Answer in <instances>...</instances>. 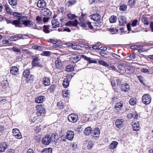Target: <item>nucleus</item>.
<instances>
[{
    "instance_id": "obj_50",
    "label": "nucleus",
    "mask_w": 153,
    "mask_h": 153,
    "mask_svg": "<svg viewBox=\"0 0 153 153\" xmlns=\"http://www.w3.org/2000/svg\"><path fill=\"white\" fill-rule=\"evenodd\" d=\"M140 71L142 73L147 74H149V70L145 68H143L141 69Z\"/></svg>"
},
{
    "instance_id": "obj_38",
    "label": "nucleus",
    "mask_w": 153,
    "mask_h": 153,
    "mask_svg": "<svg viewBox=\"0 0 153 153\" xmlns=\"http://www.w3.org/2000/svg\"><path fill=\"white\" fill-rule=\"evenodd\" d=\"M117 21V17L114 16H111L109 18V21L110 23H115Z\"/></svg>"
},
{
    "instance_id": "obj_2",
    "label": "nucleus",
    "mask_w": 153,
    "mask_h": 153,
    "mask_svg": "<svg viewBox=\"0 0 153 153\" xmlns=\"http://www.w3.org/2000/svg\"><path fill=\"white\" fill-rule=\"evenodd\" d=\"M79 19L80 22L78 23V24L80 26L83 27L85 29H87V25L88 27L90 29H93V27L91 24V22L86 21L82 18H81Z\"/></svg>"
},
{
    "instance_id": "obj_47",
    "label": "nucleus",
    "mask_w": 153,
    "mask_h": 153,
    "mask_svg": "<svg viewBox=\"0 0 153 153\" xmlns=\"http://www.w3.org/2000/svg\"><path fill=\"white\" fill-rule=\"evenodd\" d=\"M127 8V5L123 4L120 6L119 9L121 11H125L126 9Z\"/></svg>"
},
{
    "instance_id": "obj_3",
    "label": "nucleus",
    "mask_w": 153,
    "mask_h": 153,
    "mask_svg": "<svg viewBox=\"0 0 153 153\" xmlns=\"http://www.w3.org/2000/svg\"><path fill=\"white\" fill-rule=\"evenodd\" d=\"M142 102L145 105L149 104L151 100V96L149 94H144L142 98Z\"/></svg>"
},
{
    "instance_id": "obj_45",
    "label": "nucleus",
    "mask_w": 153,
    "mask_h": 153,
    "mask_svg": "<svg viewBox=\"0 0 153 153\" xmlns=\"http://www.w3.org/2000/svg\"><path fill=\"white\" fill-rule=\"evenodd\" d=\"M1 84L2 87L5 88L7 86V81L6 80L3 81L1 82Z\"/></svg>"
},
{
    "instance_id": "obj_15",
    "label": "nucleus",
    "mask_w": 153,
    "mask_h": 153,
    "mask_svg": "<svg viewBox=\"0 0 153 153\" xmlns=\"http://www.w3.org/2000/svg\"><path fill=\"white\" fill-rule=\"evenodd\" d=\"M7 144L5 142L2 143L0 144V152H4L8 147Z\"/></svg>"
},
{
    "instance_id": "obj_58",
    "label": "nucleus",
    "mask_w": 153,
    "mask_h": 153,
    "mask_svg": "<svg viewBox=\"0 0 153 153\" xmlns=\"http://www.w3.org/2000/svg\"><path fill=\"white\" fill-rule=\"evenodd\" d=\"M63 104L60 101L58 102L57 104V106L60 108H62L63 107Z\"/></svg>"
},
{
    "instance_id": "obj_20",
    "label": "nucleus",
    "mask_w": 153,
    "mask_h": 153,
    "mask_svg": "<svg viewBox=\"0 0 153 153\" xmlns=\"http://www.w3.org/2000/svg\"><path fill=\"white\" fill-rule=\"evenodd\" d=\"M90 18L94 21H98L100 19V16L98 13L94 14L90 16Z\"/></svg>"
},
{
    "instance_id": "obj_14",
    "label": "nucleus",
    "mask_w": 153,
    "mask_h": 153,
    "mask_svg": "<svg viewBox=\"0 0 153 153\" xmlns=\"http://www.w3.org/2000/svg\"><path fill=\"white\" fill-rule=\"evenodd\" d=\"M46 3L44 0H39L37 2V5L39 8H43L45 7Z\"/></svg>"
},
{
    "instance_id": "obj_64",
    "label": "nucleus",
    "mask_w": 153,
    "mask_h": 153,
    "mask_svg": "<svg viewBox=\"0 0 153 153\" xmlns=\"http://www.w3.org/2000/svg\"><path fill=\"white\" fill-rule=\"evenodd\" d=\"M76 0H70L68 1V3H69V5H73L75 4L76 2Z\"/></svg>"
},
{
    "instance_id": "obj_6",
    "label": "nucleus",
    "mask_w": 153,
    "mask_h": 153,
    "mask_svg": "<svg viewBox=\"0 0 153 153\" xmlns=\"http://www.w3.org/2000/svg\"><path fill=\"white\" fill-rule=\"evenodd\" d=\"M12 132L14 136L17 139L22 138V136L19 131L17 128H14L12 130Z\"/></svg>"
},
{
    "instance_id": "obj_52",
    "label": "nucleus",
    "mask_w": 153,
    "mask_h": 153,
    "mask_svg": "<svg viewBox=\"0 0 153 153\" xmlns=\"http://www.w3.org/2000/svg\"><path fill=\"white\" fill-rule=\"evenodd\" d=\"M32 48L34 49H36L40 51L42 50V48L40 46H37L35 45L33 46Z\"/></svg>"
},
{
    "instance_id": "obj_56",
    "label": "nucleus",
    "mask_w": 153,
    "mask_h": 153,
    "mask_svg": "<svg viewBox=\"0 0 153 153\" xmlns=\"http://www.w3.org/2000/svg\"><path fill=\"white\" fill-rule=\"evenodd\" d=\"M138 22V20L137 19H135L132 22L131 26L132 27H134L136 26Z\"/></svg>"
},
{
    "instance_id": "obj_10",
    "label": "nucleus",
    "mask_w": 153,
    "mask_h": 153,
    "mask_svg": "<svg viewBox=\"0 0 153 153\" xmlns=\"http://www.w3.org/2000/svg\"><path fill=\"white\" fill-rule=\"evenodd\" d=\"M121 88L122 91L127 92L129 90L130 87L128 84L125 83L121 85Z\"/></svg>"
},
{
    "instance_id": "obj_44",
    "label": "nucleus",
    "mask_w": 153,
    "mask_h": 153,
    "mask_svg": "<svg viewBox=\"0 0 153 153\" xmlns=\"http://www.w3.org/2000/svg\"><path fill=\"white\" fill-rule=\"evenodd\" d=\"M98 63L100 65H102L105 67L109 66L108 64L102 60H100L98 61Z\"/></svg>"
},
{
    "instance_id": "obj_17",
    "label": "nucleus",
    "mask_w": 153,
    "mask_h": 153,
    "mask_svg": "<svg viewBox=\"0 0 153 153\" xmlns=\"http://www.w3.org/2000/svg\"><path fill=\"white\" fill-rule=\"evenodd\" d=\"M22 24L25 25V26L28 27H32L35 25L33 22L31 21L28 20L27 19L24 22H22Z\"/></svg>"
},
{
    "instance_id": "obj_48",
    "label": "nucleus",
    "mask_w": 153,
    "mask_h": 153,
    "mask_svg": "<svg viewBox=\"0 0 153 153\" xmlns=\"http://www.w3.org/2000/svg\"><path fill=\"white\" fill-rule=\"evenodd\" d=\"M66 45L67 46L71 47L73 49L75 50H76V49L77 48V45H74L73 44L68 43L66 44Z\"/></svg>"
},
{
    "instance_id": "obj_49",
    "label": "nucleus",
    "mask_w": 153,
    "mask_h": 153,
    "mask_svg": "<svg viewBox=\"0 0 153 153\" xmlns=\"http://www.w3.org/2000/svg\"><path fill=\"white\" fill-rule=\"evenodd\" d=\"M68 90H64L62 91L63 94V96L65 97H68V94L69 92Z\"/></svg>"
},
{
    "instance_id": "obj_62",
    "label": "nucleus",
    "mask_w": 153,
    "mask_h": 153,
    "mask_svg": "<svg viewBox=\"0 0 153 153\" xmlns=\"http://www.w3.org/2000/svg\"><path fill=\"white\" fill-rule=\"evenodd\" d=\"M112 56L115 57V58L118 59H120V56L114 53H112Z\"/></svg>"
},
{
    "instance_id": "obj_33",
    "label": "nucleus",
    "mask_w": 153,
    "mask_h": 153,
    "mask_svg": "<svg viewBox=\"0 0 153 153\" xmlns=\"http://www.w3.org/2000/svg\"><path fill=\"white\" fill-rule=\"evenodd\" d=\"M65 70L68 72L72 71L74 70V68L73 66L71 65H69L66 67Z\"/></svg>"
},
{
    "instance_id": "obj_29",
    "label": "nucleus",
    "mask_w": 153,
    "mask_h": 153,
    "mask_svg": "<svg viewBox=\"0 0 153 153\" xmlns=\"http://www.w3.org/2000/svg\"><path fill=\"white\" fill-rule=\"evenodd\" d=\"M44 97L41 96L36 98L35 101L36 102L40 103L42 102L44 100Z\"/></svg>"
},
{
    "instance_id": "obj_13",
    "label": "nucleus",
    "mask_w": 153,
    "mask_h": 153,
    "mask_svg": "<svg viewBox=\"0 0 153 153\" xmlns=\"http://www.w3.org/2000/svg\"><path fill=\"white\" fill-rule=\"evenodd\" d=\"M52 28H56L59 27L60 23L57 19H53L51 22Z\"/></svg>"
},
{
    "instance_id": "obj_61",
    "label": "nucleus",
    "mask_w": 153,
    "mask_h": 153,
    "mask_svg": "<svg viewBox=\"0 0 153 153\" xmlns=\"http://www.w3.org/2000/svg\"><path fill=\"white\" fill-rule=\"evenodd\" d=\"M115 80L117 83V85H120L121 84V81L118 77H116Z\"/></svg>"
},
{
    "instance_id": "obj_19",
    "label": "nucleus",
    "mask_w": 153,
    "mask_h": 153,
    "mask_svg": "<svg viewBox=\"0 0 153 153\" xmlns=\"http://www.w3.org/2000/svg\"><path fill=\"white\" fill-rule=\"evenodd\" d=\"M7 24H12L13 25H16V27H19V25L21 23L20 22L17 20L13 21L10 20H8L7 21Z\"/></svg>"
},
{
    "instance_id": "obj_8",
    "label": "nucleus",
    "mask_w": 153,
    "mask_h": 153,
    "mask_svg": "<svg viewBox=\"0 0 153 153\" xmlns=\"http://www.w3.org/2000/svg\"><path fill=\"white\" fill-rule=\"evenodd\" d=\"M119 24L121 26H124L127 23L126 18L124 16H119L118 18Z\"/></svg>"
},
{
    "instance_id": "obj_34",
    "label": "nucleus",
    "mask_w": 153,
    "mask_h": 153,
    "mask_svg": "<svg viewBox=\"0 0 153 153\" xmlns=\"http://www.w3.org/2000/svg\"><path fill=\"white\" fill-rule=\"evenodd\" d=\"M142 22L145 25H148L149 22L148 21V19L147 17H143L141 19Z\"/></svg>"
},
{
    "instance_id": "obj_43",
    "label": "nucleus",
    "mask_w": 153,
    "mask_h": 153,
    "mask_svg": "<svg viewBox=\"0 0 153 153\" xmlns=\"http://www.w3.org/2000/svg\"><path fill=\"white\" fill-rule=\"evenodd\" d=\"M129 102L130 104L131 105H135L136 103V99L135 98H131L129 101Z\"/></svg>"
},
{
    "instance_id": "obj_39",
    "label": "nucleus",
    "mask_w": 153,
    "mask_h": 153,
    "mask_svg": "<svg viewBox=\"0 0 153 153\" xmlns=\"http://www.w3.org/2000/svg\"><path fill=\"white\" fill-rule=\"evenodd\" d=\"M40 125L37 124H36L34 127V130L36 131V132H39L40 131L41 128L40 127Z\"/></svg>"
},
{
    "instance_id": "obj_4",
    "label": "nucleus",
    "mask_w": 153,
    "mask_h": 153,
    "mask_svg": "<svg viewBox=\"0 0 153 153\" xmlns=\"http://www.w3.org/2000/svg\"><path fill=\"white\" fill-rule=\"evenodd\" d=\"M31 59H32V65L33 66L35 67H40L41 66V64L39 62L40 59L39 57L36 56H33Z\"/></svg>"
},
{
    "instance_id": "obj_5",
    "label": "nucleus",
    "mask_w": 153,
    "mask_h": 153,
    "mask_svg": "<svg viewBox=\"0 0 153 153\" xmlns=\"http://www.w3.org/2000/svg\"><path fill=\"white\" fill-rule=\"evenodd\" d=\"M30 71L29 69L25 70L23 73V76L24 77L27 78L30 81H33V75H30Z\"/></svg>"
},
{
    "instance_id": "obj_51",
    "label": "nucleus",
    "mask_w": 153,
    "mask_h": 153,
    "mask_svg": "<svg viewBox=\"0 0 153 153\" xmlns=\"http://www.w3.org/2000/svg\"><path fill=\"white\" fill-rule=\"evenodd\" d=\"M51 54V53L49 51H44L41 54L42 56H49Z\"/></svg>"
},
{
    "instance_id": "obj_53",
    "label": "nucleus",
    "mask_w": 153,
    "mask_h": 153,
    "mask_svg": "<svg viewBox=\"0 0 153 153\" xmlns=\"http://www.w3.org/2000/svg\"><path fill=\"white\" fill-rule=\"evenodd\" d=\"M55 88L56 87L55 85H51L50 88L48 89V90L50 92H53L54 91Z\"/></svg>"
},
{
    "instance_id": "obj_12",
    "label": "nucleus",
    "mask_w": 153,
    "mask_h": 153,
    "mask_svg": "<svg viewBox=\"0 0 153 153\" xmlns=\"http://www.w3.org/2000/svg\"><path fill=\"white\" fill-rule=\"evenodd\" d=\"M42 13L45 16H50L52 13L50 10L47 8H45L42 10Z\"/></svg>"
},
{
    "instance_id": "obj_24",
    "label": "nucleus",
    "mask_w": 153,
    "mask_h": 153,
    "mask_svg": "<svg viewBox=\"0 0 153 153\" xmlns=\"http://www.w3.org/2000/svg\"><path fill=\"white\" fill-rule=\"evenodd\" d=\"M92 128L91 127H89L86 128L84 131V133L86 135L90 134L91 135Z\"/></svg>"
},
{
    "instance_id": "obj_23",
    "label": "nucleus",
    "mask_w": 153,
    "mask_h": 153,
    "mask_svg": "<svg viewBox=\"0 0 153 153\" xmlns=\"http://www.w3.org/2000/svg\"><path fill=\"white\" fill-rule=\"evenodd\" d=\"M18 71V69L16 67L13 66L10 69V72L13 75H16Z\"/></svg>"
},
{
    "instance_id": "obj_21",
    "label": "nucleus",
    "mask_w": 153,
    "mask_h": 153,
    "mask_svg": "<svg viewBox=\"0 0 153 153\" xmlns=\"http://www.w3.org/2000/svg\"><path fill=\"white\" fill-rule=\"evenodd\" d=\"M56 67L59 70H62L63 68L62 64L61 61L59 60H56L55 62Z\"/></svg>"
},
{
    "instance_id": "obj_40",
    "label": "nucleus",
    "mask_w": 153,
    "mask_h": 153,
    "mask_svg": "<svg viewBox=\"0 0 153 153\" xmlns=\"http://www.w3.org/2000/svg\"><path fill=\"white\" fill-rule=\"evenodd\" d=\"M27 19V17L23 16L21 17H19L18 18V19L17 20L21 23V22H24Z\"/></svg>"
},
{
    "instance_id": "obj_25",
    "label": "nucleus",
    "mask_w": 153,
    "mask_h": 153,
    "mask_svg": "<svg viewBox=\"0 0 153 153\" xmlns=\"http://www.w3.org/2000/svg\"><path fill=\"white\" fill-rule=\"evenodd\" d=\"M100 134V129L99 128H96L94 130H92L91 132V136L98 135Z\"/></svg>"
},
{
    "instance_id": "obj_28",
    "label": "nucleus",
    "mask_w": 153,
    "mask_h": 153,
    "mask_svg": "<svg viewBox=\"0 0 153 153\" xmlns=\"http://www.w3.org/2000/svg\"><path fill=\"white\" fill-rule=\"evenodd\" d=\"M140 125L138 122H135L132 124L133 129L135 131H138L139 129Z\"/></svg>"
},
{
    "instance_id": "obj_54",
    "label": "nucleus",
    "mask_w": 153,
    "mask_h": 153,
    "mask_svg": "<svg viewBox=\"0 0 153 153\" xmlns=\"http://www.w3.org/2000/svg\"><path fill=\"white\" fill-rule=\"evenodd\" d=\"M93 142L91 141H89L88 144V145L87 147L88 149H91L93 146Z\"/></svg>"
},
{
    "instance_id": "obj_37",
    "label": "nucleus",
    "mask_w": 153,
    "mask_h": 153,
    "mask_svg": "<svg viewBox=\"0 0 153 153\" xmlns=\"http://www.w3.org/2000/svg\"><path fill=\"white\" fill-rule=\"evenodd\" d=\"M50 27L49 25H44L43 27V31L45 33H48L50 32V31L49 30V29Z\"/></svg>"
},
{
    "instance_id": "obj_59",
    "label": "nucleus",
    "mask_w": 153,
    "mask_h": 153,
    "mask_svg": "<svg viewBox=\"0 0 153 153\" xmlns=\"http://www.w3.org/2000/svg\"><path fill=\"white\" fill-rule=\"evenodd\" d=\"M21 13H19L17 12H14L13 13V16L19 17V18L21 16Z\"/></svg>"
},
{
    "instance_id": "obj_32",
    "label": "nucleus",
    "mask_w": 153,
    "mask_h": 153,
    "mask_svg": "<svg viewBox=\"0 0 153 153\" xmlns=\"http://www.w3.org/2000/svg\"><path fill=\"white\" fill-rule=\"evenodd\" d=\"M69 81L67 78L65 79L63 83V86L65 88L68 87L69 85Z\"/></svg>"
},
{
    "instance_id": "obj_55",
    "label": "nucleus",
    "mask_w": 153,
    "mask_h": 153,
    "mask_svg": "<svg viewBox=\"0 0 153 153\" xmlns=\"http://www.w3.org/2000/svg\"><path fill=\"white\" fill-rule=\"evenodd\" d=\"M49 16H45L42 18V20L44 23L48 22L49 19Z\"/></svg>"
},
{
    "instance_id": "obj_46",
    "label": "nucleus",
    "mask_w": 153,
    "mask_h": 153,
    "mask_svg": "<svg viewBox=\"0 0 153 153\" xmlns=\"http://www.w3.org/2000/svg\"><path fill=\"white\" fill-rule=\"evenodd\" d=\"M136 0H129L128 1V5L131 7L134 5L136 4Z\"/></svg>"
},
{
    "instance_id": "obj_42",
    "label": "nucleus",
    "mask_w": 153,
    "mask_h": 153,
    "mask_svg": "<svg viewBox=\"0 0 153 153\" xmlns=\"http://www.w3.org/2000/svg\"><path fill=\"white\" fill-rule=\"evenodd\" d=\"M8 2L10 5L13 6H15L17 4L16 0H8Z\"/></svg>"
},
{
    "instance_id": "obj_16",
    "label": "nucleus",
    "mask_w": 153,
    "mask_h": 153,
    "mask_svg": "<svg viewBox=\"0 0 153 153\" xmlns=\"http://www.w3.org/2000/svg\"><path fill=\"white\" fill-rule=\"evenodd\" d=\"M39 111L36 112V114L37 115V116L40 115L43 116L45 113V109L43 108L42 106H40L39 105Z\"/></svg>"
},
{
    "instance_id": "obj_31",
    "label": "nucleus",
    "mask_w": 153,
    "mask_h": 153,
    "mask_svg": "<svg viewBox=\"0 0 153 153\" xmlns=\"http://www.w3.org/2000/svg\"><path fill=\"white\" fill-rule=\"evenodd\" d=\"M123 107V104L121 102H118L116 104L115 106V109L117 111L120 110Z\"/></svg>"
},
{
    "instance_id": "obj_26",
    "label": "nucleus",
    "mask_w": 153,
    "mask_h": 153,
    "mask_svg": "<svg viewBox=\"0 0 153 153\" xmlns=\"http://www.w3.org/2000/svg\"><path fill=\"white\" fill-rule=\"evenodd\" d=\"M17 36H15L12 37L11 38V40L13 41H16L19 39H23L22 35L21 34H19L17 35Z\"/></svg>"
},
{
    "instance_id": "obj_60",
    "label": "nucleus",
    "mask_w": 153,
    "mask_h": 153,
    "mask_svg": "<svg viewBox=\"0 0 153 153\" xmlns=\"http://www.w3.org/2000/svg\"><path fill=\"white\" fill-rule=\"evenodd\" d=\"M109 31L111 32H114V33L118 32V30L116 28H111L109 29Z\"/></svg>"
},
{
    "instance_id": "obj_22",
    "label": "nucleus",
    "mask_w": 153,
    "mask_h": 153,
    "mask_svg": "<svg viewBox=\"0 0 153 153\" xmlns=\"http://www.w3.org/2000/svg\"><path fill=\"white\" fill-rule=\"evenodd\" d=\"M122 120V119H117L116 120L115 125L118 128H120L122 127L123 126Z\"/></svg>"
},
{
    "instance_id": "obj_35",
    "label": "nucleus",
    "mask_w": 153,
    "mask_h": 153,
    "mask_svg": "<svg viewBox=\"0 0 153 153\" xmlns=\"http://www.w3.org/2000/svg\"><path fill=\"white\" fill-rule=\"evenodd\" d=\"M5 8L7 13L8 14H12V10L10 9L9 6L8 4H5Z\"/></svg>"
},
{
    "instance_id": "obj_63",
    "label": "nucleus",
    "mask_w": 153,
    "mask_h": 153,
    "mask_svg": "<svg viewBox=\"0 0 153 153\" xmlns=\"http://www.w3.org/2000/svg\"><path fill=\"white\" fill-rule=\"evenodd\" d=\"M36 20L38 23H40L42 21V18L41 17L37 16L36 17Z\"/></svg>"
},
{
    "instance_id": "obj_41",
    "label": "nucleus",
    "mask_w": 153,
    "mask_h": 153,
    "mask_svg": "<svg viewBox=\"0 0 153 153\" xmlns=\"http://www.w3.org/2000/svg\"><path fill=\"white\" fill-rule=\"evenodd\" d=\"M68 18L70 19H73L76 17V16L74 14H71V13H69L67 15Z\"/></svg>"
},
{
    "instance_id": "obj_18",
    "label": "nucleus",
    "mask_w": 153,
    "mask_h": 153,
    "mask_svg": "<svg viewBox=\"0 0 153 153\" xmlns=\"http://www.w3.org/2000/svg\"><path fill=\"white\" fill-rule=\"evenodd\" d=\"M42 83L45 85L48 86L50 84V79L48 77H44L42 79Z\"/></svg>"
},
{
    "instance_id": "obj_1",
    "label": "nucleus",
    "mask_w": 153,
    "mask_h": 153,
    "mask_svg": "<svg viewBox=\"0 0 153 153\" xmlns=\"http://www.w3.org/2000/svg\"><path fill=\"white\" fill-rule=\"evenodd\" d=\"M57 135L56 134H53L51 135L46 134L42 140V143L43 144L48 145L50 144L51 142H55L57 140Z\"/></svg>"
},
{
    "instance_id": "obj_9",
    "label": "nucleus",
    "mask_w": 153,
    "mask_h": 153,
    "mask_svg": "<svg viewBox=\"0 0 153 153\" xmlns=\"http://www.w3.org/2000/svg\"><path fill=\"white\" fill-rule=\"evenodd\" d=\"M74 132L71 130H69L67 131L66 135V138L70 141L73 140L74 137Z\"/></svg>"
},
{
    "instance_id": "obj_30",
    "label": "nucleus",
    "mask_w": 153,
    "mask_h": 153,
    "mask_svg": "<svg viewBox=\"0 0 153 153\" xmlns=\"http://www.w3.org/2000/svg\"><path fill=\"white\" fill-rule=\"evenodd\" d=\"M52 149L51 148H44L41 151V153H52Z\"/></svg>"
},
{
    "instance_id": "obj_11",
    "label": "nucleus",
    "mask_w": 153,
    "mask_h": 153,
    "mask_svg": "<svg viewBox=\"0 0 153 153\" xmlns=\"http://www.w3.org/2000/svg\"><path fill=\"white\" fill-rule=\"evenodd\" d=\"M80 58L77 55H72L69 58L70 61L73 63H76L80 60Z\"/></svg>"
},
{
    "instance_id": "obj_7",
    "label": "nucleus",
    "mask_w": 153,
    "mask_h": 153,
    "mask_svg": "<svg viewBox=\"0 0 153 153\" xmlns=\"http://www.w3.org/2000/svg\"><path fill=\"white\" fill-rule=\"evenodd\" d=\"M78 118V116L75 114H71L69 115L68 117V119L69 121L71 122H76Z\"/></svg>"
},
{
    "instance_id": "obj_27",
    "label": "nucleus",
    "mask_w": 153,
    "mask_h": 153,
    "mask_svg": "<svg viewBox=\"0 0 153 153\" xmlns=\"http://www.w3.org/2000/svg\"><path fill=\"white\" fill-rule=\"evenodd\" d=\"M118 143L116 141H113L109 145V148L111 149H113L114 148H115L117 146Z\"/></svg>"
},
{
    "instance_id": "obj_57",
    "label": "nucleus",
    "mask_w": 153,
    "mask_h": 153,
    "mask_svg": "<svg viewBox=\"0 0 153 153\" xmlns=\"http://www.w3.org/2000/svg\"><path fill=\"white\" fill-rule=\"evenodd\" d=\"M72 22H73L72 23L71 25L74 26L76 27L79 23L76 20H75L74 21H72Z\"/></svg>"
},
{
    "instance_id": "obj_36",
    "label": "nucleus",
    "mask_w": 153,
    "mask_h": 153,
    "mask_svg": "<svg viewBox=\"0 0 153 153\" xmlns=\"http://www.w3.org/2000/svg\"><path fill=\"white\" fill-rule=\"evenodd\" d=\"M118 71L120 72H123L125 70V67L122 65H119L118 66Z\"/></svg>"
}]
</instances>
